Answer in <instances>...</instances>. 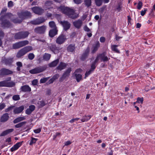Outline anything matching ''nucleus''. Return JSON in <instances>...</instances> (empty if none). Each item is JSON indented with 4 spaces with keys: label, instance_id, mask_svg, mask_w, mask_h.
Here are the masks:
<instances>
[{
    "label": "nucleus",
    "instance_id": "nucleus-1",
    "mask_svg": "<svg viewBox=\"0 0 155 155\" xmlns=\"http://www.w3.org/2000/svg\"><path fill=\"white\" fill-rule=\"evenodd\" d=\"M58 10L61 11L68 17L72 18H75L78 17V14L75 13L74 10L64 6H61L58 8Z\"/></svg>",
    "mask_w": 155,
    "mask_h": 155
},
{
    "label": "nucleus",
    "instance_id": "nucleus-2",
    "mask_svg": "<svg viewBox=\"0 0 155 155\" xmlns=\"http://www.w3.org/2000/svg\"><path fill=\"white\" fill-rule=\"evenodd\" d=\"M19 17L21 19H18V18L14 19L13 21L15 23H19L21 22L23 19L28 18L31 17V13L28 11L21 12L18 14Z\"/></svg>",
    "mask_w": 155,
    "mask_h": 155
},
{
    "label": "nucleus",
    "instance_id": "nucleus-3",
    "mask_svg": "<svg viewBox=\"0 0 155 155\" xmlns=\"http://www.w3.org/2000/svg\"><path fill=\"white\" fill-rule=\"evenodd\" d=\"M12 16V15L11 13H8L6 14L5 17L1 16L0 18V21L2 22V26L4 27L8 28L10 27L11 25L10 23L7 20H5L4 19L5 18H7L8 17H11Z\"/></svg>",
    "mask_w": 155,
    "mask_h": 155
},
{
    "label": "nucleus",
    "instance_id": "nucleus-4",
    "mask_svg": "<svg viewBox=\"0 0 155 155\" xmlns=\"http://www.w3.org/2000/svg\"><path fill=\"white\" fill-rule=\"evenodd\" d=\"M100 59L101 60V54H99L97 56L94 62L92 64L90 70L88 71H86L85 74V78L87 77L94 71L96 67V63L98 62Z\"/></svg>",
    "mask_w": 155,
    "mask_h": 155
},
{
    "label": "nucleus",
    "instance_id": "nucleus-5",
    "mask_svg": "<svg viewBox=\"0 0 155 155\" xmlns=\"http://www.w3.org/2000/svg\"><path fill=\"white\" fill-rule=\"evenodd\" d=\"M28 43L27 40L23 41L13 44V47L14 49L19 48L28 45Z\"/></svg>",
    "mask_w": 155,
    "mask_h": 155
},
{
    "label": "nucleus",
    "instance_id": "nucleus-6",
    "mask_svg": "<svg viewBox=\"0 0 155 155\" xmlns=\"http://www.w3.org/2000/svg\"><path fill=\"white\" fill-rule=\"evenodd\" d=\"M29 35L28 31H22L16 33L15 36V38L17 39L24 38L27 37Z\"/></svg>",
    "mask_w": 155,
    "mask_h": 155
},
{
    "label": "nucleus",
    "instance_id": "nucleus-7",
    "mask_svg": "<svg viewBox=\"0 0 155 155\" xmlns=\"http://www.w3.org/2000/svg\"><path fill=\"white\" fill-rule=\"evenodd\" d=\"M46 69V67L45 66L38 67L30 70L29 72L32 74L38 73L43 72Z\"/></svg>",
    "mask_w": 155,
    "mask_h": 155
},
{
    "label": "nucleus",
    "instance_id": "nucleus-8",
    "mask_svg": "<svg viewBox=\"0 0 155 155\" xmlns=\"http://www.w3.org/2000/svg\"><path fill=\"white\" fill-rule=\"evenodd\" d=\"M15 85V83L12 82H8L5 81L0 82V87H12Z\"/></svg>",
    "mask_w": 155,
    "mask_h": 155
},
{
    "label": "nucleus",
    "instance_id": "nucleus-9",
    "mask_svg": "<svg viewBox=\"0 0 155 155\" xmlns=\"http://www.w3.org/2000/svg\"><path fill=\"white\" fill-rule=\"evenodd\" d=\"M31 9L35 13L39 15H41L44 11L43 9L37 6L33 7Z\"/></svg>",
    "mask_w": 155,
    "mask_h": 155
},
{
    "label": "nucleus",
    "instance_id": "nucleus-10",
    "mask_svg": "<svg viewBox=\"0 0 155 155\" xmlns=\"http://www.w3.org/2000/svg\"><path fill=\"white\" fill-rule=\"evenodd\" d=\"M46 29V27L45 26H42L41 27L36 28L35 29V31L37 33H44Z\"/></svg>",
    "mask_w": 155,
    "mask_h": 155
},
{
    "label": "nucleus",
    "instance_id": "nucleus-11",
    "mask_svg": "<svg viewBox=\"0 0 155 155\" xmlns=\"http://www.w3.org/2000/svg\"><path fill=\"white\" fill-rule=\"evenodd\" d=\"M66 39V38L65 36L61 35L57 38L56 42L58 44H61L63 43Z\"/></svg>",
    "mask_w": 155,
    "mask_h": 155
},
{
    "label": "nucleus",
    "instance_id": "nucleus-12",
    "mask_svg": "<svg viewBox=\"0 0 155 155\" xmlns=\"http://www.w3.org/2000/svg\"><path fill=\"white\" fill-rule=\"evenodd\" d=\"M60 23L62 25L65 31L68 29L70 27L71 25L70 23L67 21H61Z\"/></svg>",
    "mask_w": 155,
    "mask_h": 155
},
{
    "label": "nucleus",
    "instance_id": "nucleus-13",
    "mask_svg": "<svg viewBox=\"0 0 155 155\" xmlns=\"http://www.w3.org/2000/svg\"><path fill=\"white\" fill-rule=\"evenodd\" d=\"M44 21L43 18H40L31 21V23L34 25H38L44 22Z\"/></svg>",
    "mask_w": 155,
    "mask_h": 155
},
{
    "label": "nucleus",
    "instance_id": "nucleus-14",
    "mask_svg": "<svg viewBox=\"0 0 155 155\" xmlns=\"http://www.w3.org/2000/svg\"><path fill=\"white\" fill-rule=\"evenodd\" d=\"M12 72L7 69L3 68L0 71V74L3 75L11 74Z\"/></svg>",
    "mask_w": 155,
    "mask_h": 155
},
{
    "label": "nucleus",
    "instance_id": "nucleus-15",
    "mask_svg": "<svg viewBox=\"0 0 155 155\" xmlns=\"http://www.w3.org/2000/svg\"><path fill=\"white\" fill-rule=\"evenodd\" d=\"M71 71V69L70 68H68L67 71L65 72L64 74H63L62 77L61 78L59 79L60 81H63L64 79L68 76L69 75Z\"/></svg>",
    "mask_w": 155,
    "mask_h": 155
},
{
    "label": "nucleus",
    "instance_id": "nucleus-16",
    "mask_svg": "<svg viewBox=\"0 0 155 155\" xmlns=\"http://www.w3.org/2000/svg\"><path fill=\"white\" fill-rule=\"evenodd\" d=\"M22 143V142H21L16 143L11 148V151L13 152L17 150L21 145Z\"/></svg>",
    "mask_w": 155,
    "mask_h": 155
},
{
    "label": "nucleus",
    "instance_id": "nucleus-17",
    "mask_svg": "<svg viewBox=\"0 0 155 155\" xmlns=\"http://www.w3.org/2000/svg\"><path fill=\"white\" fill-rule=\"evenodd\" d=\"M26 54L23 48L20 49L17 53L16 57L18 58H20Z\"/></svg>",
    "mask_w": 155,
    "mask_h": 155
},
{
    "label": "nucleus",
    "instance_id": "nucleus-18",
    "mask_svg": "<svg viewBox=\"0 0 155 155\" xmlns=\"http://www.w3.org/2000/svg\"><path fill=\"white\" fill-rule=\"evenodd\" d=\"M24 107L23 106H21L19 107L15 108L14 110L15 114H19L21 113L24 109Z\"/></svg>",
    "mask_w": 155,
    "mask_h": 155
},
{
    "label": "nucleus",
    "instance_id": "nucleus-19",
    "mask_svg": "<svg viewBox=\"0 0 155 155\" xmlns=\"http://www.w3.org/2000/svg\"><path fill=\"white\" fill-rule=\"evenodd\" d=\"M82 21L81 20H79L73 22L74 26L77 28H80L82 25Z\"/></svg>",
    "mask_w": 155,
    "mask_h": 155
},
{
    "label": "nucleus",
    "instance_id": "nucleus-20",
    "mask_svg": "<svg viewBox=\"0 0 155 155\" xmlns=\"http://www.w3.org/2000/svg\"><path fill=\"white\" fill-rule=\"evenodd\" d=\"M67 64L65 63L61 62L60 63L58 66L57 67V70L60 71L64 69L66 67Z\"/></svg>",
    "mask_w": 155,
    "mask_h": 155
},
{
    "label": "nucleus",
    "instance_id": "nucleus-21",
    "mask_svg": "<svg viewBox=\"0 0 155 155\" xmlns=\"http://www.w3.org/2000/svg\"><path fill=\"white\" fill-rule=\"evenodd\" d=\"M14 131V129L11 128L7 129L3 131L1 134L0 136H5L10 133Z\"/></svg>",
    "mask_w": 155,
    "mask_h": 155
},
{
    "label": "nucleus",
    "instance_id": "nucleus-22",
    "mask_svg": "<svg viewBox=\"0 0 155 155\" xmlns=\"http://www.w3.org/2000/svg\"><path fill=\"white\" fill-rule=\"evenodd\" d=\"M100 46V44L99 42H97L95 45H94L92 47V52L94 53L98 49V48Z\"/></svg>",
    "mask_w": 155,
    "mask_h": 155
},
{
    "label": "nucleus",
    "instance_id": "nucleus-23",
    "mask_svg": "<svg viewBox=\"0 0 155 155\" xmlns=\"http://www.w3.org/2000/svg\"><path fill=\"white\" fill-rule=\"evenodd\" d=\"M21 89V91L24 92H30L31 91V88L28 85H25L22 86Z\"/></svg>",
    "mask_w": 155,
    "mask_h": 155
},
{
    "label": "nucleus",
    "instance_id": "nucleus-24",
    "mask_svg": "<svg viewBox=\"0 0 155 155\" xmlns=\"http://www.w3.org/2000/svg\"><path fill=\"white\" fill-rule=\"evenodd\" d=\"M9 118L8 114L7 113L4 114L1 117L0 121L1 122H5L7 121Z\"/></svg>",
    "mask_w": 155,
    "mask_h": 155
},
{
    "label": "nucleus",
    "instance_id": "nucleus-25",
    "mask_svg": "<svg viewBox=\"0 0 155 155\" xmlns=\"http://www.w3.org/2000/svg\"><path fill=\"white\" fill-rule=\"evenodd\" d=\"M53 5L51 1H47L45 3V8L46 9H49L53 8Z\"/></svg>",
    "mask_w": 155,
    "mask_h": 155
},
{
    "label": "nucleus",
    "instance_id": "nucleus-26",
    "mask_svg": "<svg viewBox=\"0 0 155 155\" xmlns=\"http://www.w3.org/2000/svg\"><path fill=\"white\" fill-rule=\"evenodd\" d=\"M57 29L51 30L49 32V35L51 37H52L57 34Z\"/></svg>",
    "mask_w": 155,
    "mask_h": 155
},
{
    "label": "nucleus",
    "instance_id": "nucleus-27",
    "mask_svg": "<svg viewBox=\"0 0 155 155\" xmlns=\"http://www.w3.org/2000/svg\"><path fill=\"white\" fill-rule=\"evenodd\" d=\"M59 60L58 59H57L51 62L48 65L50 67H53L56 66L59 62Z\"/></svg>",
    "mask_w": 155,
    "mask_h": 155
},
{
    "label": "nucleus",
    "instance_id": "nucleus-28",
    "mask_svg": "<svg viewBox=\"0 0 155 155\" xmlns=\"http://www.w3.org/2000/svg\"><path fill=\"white\" fill-rule=\"evenodd\" d=\"M89 51V48L87 49L84 53L82 56L81 57V59L82 60H84L87 58L88 55Z\"/></svg>",
    "mask_w": 155,
    "mask_h": 155
},
{
    "label": "nucleus",
    "instance_id": "nucleus-29",
    "mask_svg": "<svg viewBox=\"0 0 155 155\" xmlns=\"http://www.w3.org/2000/svg\"><path fill=\"white\" fill-rule=\"evenodd\" d=\"M101 56V60L103 61H107L108 60V57L106 56L105 53L100 54Z\"/></svg>",
    "mask_w": 155,
    "mask_h": 155
},
{
    "label": "nucleus",
    "instance_id": "nucleus-30",
    "mask_svg": "<svg viewBox=\"0 0 155 155\" xmlns=\"http://www.w3.org/2000/svg\"><path fill=\"white\" fill-rule=\"evenodd\" d=\"M25 118L24 117H19L15 119L13 121V122L14 124H16L23 120H25Z\"/></svg>",
    "mask_w": 155,
    "mask_h": 155
},
{
    "label": "nucleus",
    "instance_id": "nucleus-31",
    "mask_svg": "<svg viewBox=\"0 0 155 155\" xmlns=\"http://www.w3.org/2000/svg\"><path fill=\"white\" fill-rule=\"evenodd\" d=\"M91 115H86L83 117L81 119V120L83 122L87 121L91 118Z\"/></svg>",
    "mask_w": 155,
    "mask_h": 155
},
{
    "label": "nucleus",
    "instance_id": "nucleus-32",
    "mask_svg": "<svg viewBox=\"0 0 155 155\" xmlns=\"http://www.w3.org/2000/svg\"><path fill=\"white\" fill-rule=\"evenodd\" d=\"M51 57V55L50 54L45 53L43 56V59L45 61L49 60Z\"/></svg>",
    "mask_w": 155,
    "mask_h": 155
},
{
    "label": "nucleus",
    "instance_id": "nucleus-33",
    "mask_svg": "<svg viewBox=\"0 0 155 155\" xmlns=\"http://www.w3.org/2000/svg\"><path fill=\"white\" fill-rule=\"evenodd\" d=\"M118 46V45H112L111 46V50L117 53H119V51L117 48V47Z\"/></svg>",
    "mask_w": 155,
    "mask_h": 155
},
{
    "label": "nucleus",
    "instance_id": "nucleus-34",
    "mask_svg": "<svg viewBox=\"0 0 155 155\" xmlns=\"http://www.w3.org/2000/svg\"><path fill=\"white\" fill-rule=\"evenodd\" d=\"M85 5L87 7H89L91 5V0H84Z\"/></svg>",
    "mask_w": 155,
    "mask_h": 155
},
{
    "label": "nucleus",
    "instance_id": "nucleus-35",
    "mask_svg": "<svg viewBox=\"0 0 155 155\" xmlns=\"http://www.w3.org/2000/svg\"><path fill=\"white\" fill-rule=\"evenodd\" d=\"M23 48L25 50L26 53L32 50V48L31 46H26Z\"/></svg>",
    "mask_w": 155,
    "mask_h": 155
},
{
    "label": "nucleus",
    "instance_id": "nucleus-36",
    "mask_svg": "<svg viewBox=\"0 0 155 155\" xmlns=\"http://www.w3.org/2000/svg\"><path fill=\"white\" fill-rule=\"evenodd\" d=\"M49 25L50 27L53 28V29H57L56 27L54 22L53 21H50L49 22Z\"/></svg>",
    "mask_w": 155,
    "mask_h": 155
},
{
    "label": "nucleus",
    "instance_id": "nucleus-37",
    "mask_svg": "<svg viewBox=\"0 0 155 155\" xmlns=\"http://www.w3.org/2000/svg\"><path fill=\"white\" fill-rule=\"evenodd\" d=\"M96 5L98 6H100L103 2L102 0H94Z\"/></svg>",
    "mask_w": 155,
    "mask_h": 155
},
{
    "label": "nucleus",
    "instance_id": "nucleus-38",
    "mask_svg": "<svg viewBox=\"0 0 155 155\" xmlns=\"http://www.w3.org/2000/svg\"><path fill=\"white\" fill-rule=\"evenodd\" d=\"M74 49V45H70L68 47V50L69 51L72 52Z\"/></svg>",
    "mask_w": 155,
    "mask_h": 155
},
{
    "label": "nucleus",
    "instance_id": "nucleus-39",
    "mask_svg": "<svg viewBox=\"0 0 155 155\" xmlns=\"http://www.w3.org/2000/svg\"><path fill=\"white\" fill-rule=\"evenodd\" d=\"M37 140V139L32 137L31 140L29 143V144L31 145L35 143Z\"/></svg>",
    "mask_w": 155,
    "mask_h": 155
},
{
    "label": "nucleus",
    "instance_id": "nucleus-40",
    "mask_svg": "<svg viewBox=\"0 0 155 155\" xmlns=\"http://www.w3.org/2000/svg\"><path fill=\"white\" fill-rule=\"evenodd\" d=\"M75 76L77 81L79 82L82 78V75L80 74H75Z\"/></svg>",
    "mask_w": 155,
    "mask_h": 155
},
{
    "label": "nucleus",
    "instance_id": "nucleus-41",
    "mask_svg": "<svg viewBox=\"0 0 155 155\" xmlns=\"http://www.w3.org/2000/svg\"><path fill=\"white\" fill-rule=\"evenodd\" d=\"M12 99L14 101H16L20 99L19 95H15L12 97Z\"/></svg>",
    "mask_w": 155,
    "mask_h": 155
},
{
    "label": "nucleus",
    "instance_id": "nucleus-42",
    "mask_svg": "<svg viewBox=\"0 0 155 155\" xmlns=\"http://www.w3.org/2000/svg\"><path fill=\"white\" fill-rule=\"evenodd\" d=\"M49 77H47V78H41L40 79V83H44L48 79H49Z\"/></svg>",
    "mask_w": 155,
    "mask_h": 155
},
{
    "label": "nucleus",
    "instance_id": "nucleus-43",
    "mask_svg": "<svg viewBox=\"0 0 155 155\" xmlns=\"http://www.w3.org/2000/svg\"><path fill=\"white\" fill-rule=\"evenodd\" d=\"M26 123L25 122H23L18 124H17L15 125V127L16 128H19L22 127L24 124H25Z\"/></svg>",
    "mask_w": 155,
    "mask_h": 155
},
{
    "label": "nucleus",
    "instance_id": "nucleus-44",
    "mask_svg": "<svg viewBox=\"0 0 155 155\" xmlns=\"http://www.w3.org/2000/svg\"><path fill=\"white\" fill-rule=\"evenodd\" d=\"M143 97L140 98L138 97L137 99L136 102L142 104L143 103Z\"/></svg>",
    "mask_w": 155,
    "mask_h": 155
},
{
    "label": "nucleus",
    "instance_id": "nucleus-45",
    "mask_svg": "<svg viewBox=\"0 0 155 155\" xmlns=\"http://www.w3.org/2000/svg\"><path fill=\"white\" fill-rule=\"evenodd\" d=\"M35 57V55L33 53H30L28 55V58L29 59L32 60L34 59Z\"/></svg>",
    "mask_w": 155,
    "mask_h": 155
},
{
    "label": "nucleus",
    "instance_id": "nucleus-46",
    "mask_svg": "<svg viewBox=\"0 0 155 155\" xmlns=\"http://www.w3.org/2000/svg\"><path fill=\"white\" fill-rule=\"evenodd\" d=\"M14 5V3L13 2L11 1H9L8 3V6L9 8L12 7Z\"/></svg>",
    "mask_w": 155,
    "mask_h": 155
},
{
    "label": "nucleus",
    "instance_id": "nucleus-47",
    "mask_svg": "<svg viewBox=\"0 0 155 155\" xmlns=\"http://www.w3.org/2000/svg\"><path fill=\"white\" fill-rule=\"evenodd\" d=\"M38 104H39L41 107H42L44 106L45 105V103L44 101H41L38 102Z\"/></svg>",
    "mask_w": 155,
    "mask_h": 155
},
{
    "label": "nucleus",
    "instance_id": "nucleus-48",
    "mask_svg": "<svg viewBox=\"0 0 155 155\" xmlns=\"http://www.w3.org/2000/svg\"><path fill=\"white\" fill-rule=\"evenodd\" d=\"M142 3L141 2H140L138 3L137 6V8L138 9H140L142 8Z\"/></svg>",
    "mask_w": 155,
    "mask_h": 155
},
{
    "label": "nucleus",
    "instance_id": "nucleus-49",
    "mask_svg": "<svg viewBox=\"0 0 155 155\" xmlns=\"http://www.w3.org/2000/svg\"><path fill=\"white\" fill-rule=\"evenodd\" d=\"M147 11V9L146 8H144V10H142L141 12V15L143 16L146 13Z\"/></svg>",
    "mask_w": 155,
    "mask_h": 155
},
{
    "label": "nucleus",
    "instance_id": "nucleus-50",
    "mask_svg": "<svg viewBox=\"0 0 155 155\" xmlns=\"http://www.w3.org/2000/svg\"><path fill=\"white\" fill-rule=\"evenodd\" d=\"M5 107V105L4 103H0V110L4 109Z\"/></svg>",
    "mask_w": 155,
    "mask_h": 155
},
{
    "label": "nucleus",
    "instance_id": "nucleus-51",
    "mask_svg": "<svg viewBox=\"0 0 155 155\" xmlns=\"http://www.w3.org/2000/svg\"><path fill=\"white\" fill-rule=\"evenodd\" d=\"M35 107L33 105H31L29 106V108L32 111L35 109Z\"/></svg>",
    "mask_w": 155,
    "mask_h": 155
},
{
    "label": "nucleus",
    "instance_id": "nucleus-52",
    "mask_svg": "<svg viewBox=\"0 0 155 155\" xmlns=\"http://www.w3.org/2000/svg\"><path fill=\"white\" fill-rule=\"evenodd\" d=\"M41 131V129L39 128L34 130V132L36 134L39 133Z\"/></svg>",
    "mask_w": 155,
    "mask_h": 155
},
{
    "label": "nucleus",
    "instance_id": "nucleus-53",
    "mask_svg": "<svg viewBox=\"0 0 155 155\" xmlns=\"http://www.w3.org/2000/svg\"><path fill=\"white\" fill-rule=\"evenodd\" d=\"M38 82V81L37 79H35L33 80L32 82V84L33 85H36Z\"/></svg>",
    "mask_w": 155,
    "mask_h": 155
},
{
    "label": "nucleus",
    "instance_id": "nucleus-54",
    "mask_svg": "<svg viewBox=\"0 0 155 155\" xmlns=\"http://www.w3.org/2000/svg\"><path fill=\"white\" fill-rule=\"evenodd\" d=\"M105 40V38L103 37H101L100 38V41L101 42L103 43Z\"/></svg>",
    "mask_w": 155,
    "mask_h": 155
},
{
    "label": "nucleus",
    "instance_id": "nucleus-55",
    "mask_svg": "<svg viewBox=\"0 0 155 155\" xmlns=\"http://www.w3.org/2000/svg\"><path fill=\"white\" fill-rule=\"evenodd\" d=\"M31 111L29 108H28L26 110V113L28 114H29L31 113Z\"/></svg>",
    "mask_w": 155,
    "mask_h": 155
},
{
    "label": "nucleus",
    "instance_id": "nucleus-56",
    "mask_svg": "<svg viewBox=\"0 0 155 155\" xmlns=\"http://www.w3.org/2000/svg\"><path fill=\"white\" fill-rule=\"evenodd\" d=\"M60 135L59 133H57L55 135L53 136V139L54 140L57 136H59Z\"/></svg>",
    "mask_w": 155,
    "mask_h": 155
},
{
    "label": "nucleus",
    "instance_id": "nucleus-57",
    "mask_svg": "<svg viewBox=\"0 0 155 155\" xmlns=\"http://www.w3.org/2000/svg\"><path fill=\"white\" fill-rule=\"evenodd\" d=\"M74 2L77 4L81 3L82 2V0H74Z\"/></svg>",
    "mask_w": 155,
    "mask_h": 155
},
{
    "label": "nucleus",
    "instance_id": "nucleus-58",
    "mask_svg": "<svg viewBox=\"0 0 155 155\" xmlns=\"http://www.w3.org/2000/svg\"><path fill=\"white\" fill-rule=\"evenodd\" d=\"M18 67H21L22 66V63L20 61H18L16 63Z\"/></svg>",
    "mask_w": 155,
    "mask_h": 155
},
{
    "label": "nucleus",
    "instance_id": "nucleus-59",
    "mask_svg": "<svg viewBox=\"0 0 155 155\" xmlns=\"http://www.w3.org/2000/svg\"><path fill=\"white\" fill-rule=\"evenodd\" d=\"M59 77V75L58 74H56L54 75L53 77L52 78L54 79L55 80L57 79L58 77Z\"/></svg>",
    "mask_w": 155,
    "mask_h": 155
},
{
    "label": "nucleus",
    "instance_id": "nucleus-60",
    "mask_svg": "<svg viewBox=\"0 0 155 155\" xmlns=\"http://www.w3.org/2000/svg\"><path fill=\"white\" fill-rule=\"evenodd\" d=\"M55 80L54 79L52 78H51L48 82V84H51Z\"/></svg>",
    "mask_w": 155,
    "mask_h": 155
},
{
    "label": "nucleus",
    "instance_id": "nucleus-61",
    "mask_svg": "<svg viewBox=\"0 0 155 155\" xmlns=\"http://www.w3.org/2000/svg\"><path fill=\"white\" fill-rule=\"evenodd\" d=\"M84 30L85 31L87 32H88L90 31V29L87 26H84Z\"/></svg>",
    "mask_w": 155,
    "mask_h": 155
},
{
    "label": "nucleus",
    "instance_id": "nucleus-62",
    "mask_svg": "<svg viewBox=\"0 0 155 155\" xmlns=\"http://www.w3.org/2000/svg\"><path fill=\"white\" fill-rule=\"evenodd\" d=\"M13 108V107H9L5 109V111L6 112H8L10 110H11Z\"/></svg>",
    "mask_w": 155,
    "mask_h": 155
},
{
    "label": "nucleus",
    "instance_id": "nucleus-63",
    "mask_svg": "<svg viewBox=\"0 0 155 155\" xmlns=\"http://www.w3.org/2000/svg\"><path fill=\"white\" fill-rule=\"evenodd\" d=\"M71 143V141H66L65 143V145L67 146V145L70 144Z\"/></svg>",
    "mask_w": 155,
    "mask_h": 155
},
{
    "label": "nucleus",
    "instance_id": "nucleus-64",
    "mask_svg": "<svg viewBox=\"0 0 155 155\" xmlns=\"http://www.w3.org/2000/svg\"><path fill=\"white\" fill-rule=\"evenodd\" d=\"M7 9L6 8H3L1 12V14H2L3 13L6 12L7 11Z\"/></svg>",
    "mask_w": 155,
    "mask_h": 155
}]
</instances>
